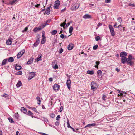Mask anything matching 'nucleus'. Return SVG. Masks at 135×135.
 <instances>
[{"label": "nucleus", "instance_id": "obj_36", "mask_svg": "<svg viewBox=\"0 0 135 135\" xmlns=\"http://www.w3.org/2000/svg\"><path fill=\"white\" fill-rule=\"evenodd\" d=\"M15 118L16 119H18V118L19 117V115L18 114V113H16L15 115Z\"/></svg>", "mask_w": 135, "mask_h": 135}, {"label": "nucleus", "instance_id": "obj_57", "mask_svg": "<svg viewBox=\"0 0 135 135\" xmlns=\"http://www.w3.org/2000/svg\"><path fill=\"white\" fill-rule=\"evenodd\" d=\"M66 10V7H65L64 9H62L61 10V13H62L63 12H64Z\"/></svg>", "mask_w": 135, "mask_h": 135}, {"label": "nucleus", "instance_id": "obj_33", "mask_svg": "<svg viewBox=\"0 0 135 135\" xmlns=\"http://www.w3.org/2000/svg\"><path fill=\"white\" fill-rule=\"evenodd\" d=\"M42 118L43 119V120L45 122L47 123L48 121V120L47 118L45 117H43Z\"/></svg>", "mask_w": 135, "mask_h": 135}, {"label": "nucleus", "instance_id": "obj_3", "mask_svg": "<svg viewBox=\"0 0 135 135\" xmlns=\"http://www.w3.org/2000/svg\"><path fill=\"white\" fill-rule=\"evenodd\" d=\"M109 27L110 30L111 35L113 36L115 35V32L112 26L111 25H109Z\"/></svg>", "mask_w": 135, "mask_h": 135}, {"label": "nucleus", "instance_id": "obj_34", "mask_svg": "<svg viewBox=\"0 0 135 135\" xmlns=\"http://www.w3.org/2000/svg\"><path fill=\"white\" fill-rule=\"evenodd\" d=\"M28 115H32L33 114V113H32L30 111H28V112H27V113L26 114Z\"/></svg>", "mask_w": 135, "mask_h": 135}, {"label": "nucleus", "instance_id": "obj_41", "mask_svg": "<svg viewBox=\"0 0 135 135\" xmlns=\"http://www.w3.org/2000/svg\"><path fill=\"white\" fill-rule=\"evenodd\" d=\"M67 127L68 128H70L71 126L70 125L69 122V121L68 120V121L67 122Z\"/></svg>", "mask_w": 135, "mask_h": 135}, {"label": "nucleus", "instance_id": "obj_23", "mask_svg": "<svg viewBox=\"0 0 135 135\" xmlns=\"http://www.w3.org/2000/svg\"><path fill=\"white\" fill-rule=\"evenodd\" d=\"M37 100L38 101L37 103L38 104L40 105V104L41 101L40 100V97H36V98Z\"/></svg>", "mask_w": 135, "mask_h": 135}, {"label": "nucleus", "instance_id": "obj_24", "mask_svg": "<svg viewBox=\"0 0 135 135\" xmlns=\"http://www.w3.org/2000/svg\"><path fill=\"white\" fill-rule=\"evenodd\" d=\"M102 74V72L100 70H98L97 71V76H100Z\"/></svg>", "mask_w": 135, "mask_h": 135}, {"label": "nucleus", "instance_id": "obj_26", "mask_svg": "<svg viewBox=\"0 0 135 135\" xmlns=\"http://www.w3.org/2000/svg\"><path fill=\"white\" fill-rule=\"evenodd\" d=\"M73 29V28L72 26H71L70 27L69 30V32L70 33H71L72 32Z\"/></svg>", "mask_w": 135, "mask_h": 135}, {"label": "nucleus", "instance_id": "obj_39", "mask_svg": "<svg viewBox=\"0 0 135 135\" xmlns=\"http://www.w3.org/2000/svg\"><path fill=\"white\" fill-rule=\"evenodd\" d=\"M32 109L33 110L35 111L36 113H39L37 111V109L36 108H32Z\"/></svg>", "mask_w": 135, "mask_h": 135}, {"label": "nucleus", "instance_id": "obj_59", "mask_svg": "<svg viewBox=\"0 0 135 135\" xmlns=\"http://www.w3.org/2000/svg\"><path fill=\"white\" fill-rule=\"evenodd\" d=\"M111 0H105V2L107 3H110Z\"/></svg>", "mask_w": 135, "mask_h": 135}, {"label": "nucleus", "instance_id": "obj_50", "mask_svg": "<svg viewBox=\"0 0 135 135\" xmlns=\"http://www.w3.org/2000/svg\"><path fill=\"white\" fill-rule=\"evenodd\" d=\"M9 96L8 95H7L6 94H4L3 95H2V96L3 97H8Z\"/></svg>", "mask_w": 135, "mask_h": 135}, {"label": "nucleus", "instance_id": "obj_13", "mask_svg": "<svg viewBox=\"0 0 135 135\" xmlns=\"http://www.w3.org/2000/svg\"><path fill=\"white\" fill-rule=\"evenodd\" d=\"M91 16L90 15L88 14H86L84 15L83 16V18L85 19H86L88 18H91Z\"/></svg>", "mask_w": 135, "mask_h": 135}, {"label": "nucleus", "instance_id": "obj_9", "mask_svg": "<svg viewBox=\"0 0 135 135\" xmlns=\"http://www.w3.org/2000/svg\"><path fill=\"white\" fill-rule=\"evenodd\" d=\"M50 8H52V7L51 6L48 7L46 10L45 13L44 14H45L46 13L47 15L49 14L50 12Z\"/></svg>", "mask_w": 135, "mask_h": 135}, {"label": "nucleus", "instance_id": "obj_53", "mask_svg": "<svg viewBox=\"0 0 135 135\" xmlns=\"http://www.w3.org/2000/svg\"><path fill=\"white\" fill-rule=\"evenodd\" d=\"M63 106H61L60 107V108L59 109V111L60 112H61L63 110Z\"/></svg>", "mask_w": 135, "mask_h": 135}, {"label": "nucleus", "instance_id": "obj_60", "mask_svg": "<svg viewBox=\"0 0 135 135\" xmlns=\"http://www.w3.org/2000/svg\"><path fill=\"white\" fill-rule=\"evenodd\" d=\"M95 63L96 65L98 66V65L100 64V62L99 61H96Z\"/></svg>", "mask_w": 135, "mask_h": 135}, {"label": "nucleus", "instance_id": "obj_48", "mask_svg": "<svg viewBox=\"0 0 135 135\" xmlns=\"http://www.w3.org/2000/svg\"><path fill=\"white\" fill-rule=\"evenodd\" d=\"M20 55L19 52L17 55V58L19 59L22 56L21 55Z\"/></svg>", "mask_w": 135, "mask_h": 135}, {"label": "nucleus", "instance_id": "obj_58", "mask_svg": "<svg viewBox=\"0 0 135 135\" xmlns=\"http://www.w3.org/2000/svg\"><path fill=\"white\" fill-rule=\"evenodd\" d=\"M60 118V115H58L56 118V120H58Z\"/></svg>", "mask_w": 135, "mask_h": 135}, {"label": "nucleus", "instance_id": "obj_7", "mask_svg": "<svg viewBox=\"0 0 135 135\" xmlns=\"http://www.w3.org/2000/svg\"><path fill=\"white\" fill-rule=\"evenodd\" d=\"M71 81L70 79L67 80L66 85L68 88L69 90L71 88Z\"/></svg>", "mask_w": 135, "mask_h": 135}, {"label": "nucleus", "instance_id": "obj_16", "mask_svg": "<svg viewBox=\"0 0 135 135\" xmlns=\"http://www.w3.org/2000/svg\"><path fill=\"white\" fill-rule=\"evenodd\" d=\"M22 84L21 81H19L16 84L17 87L18 88L21 86Z\"/></svg>", "mask_w": 135, "mask_h": 135}, {"label": "nucleus", "instance_id": "obj_55", "mask_svg": "<svg viewBox=\"0 0 135 135\" xmlns=\"http://www.w3.org/2000/svg\"><path fill=\"white\" fill-rule=\"evenodd\" d=\"M51 21V19H48L46 21V23H49Z\"/></svg>", "mask_w": 135, "mask_h": 135}, {"label": "nucleus", "instance_id": "obj_2", "mask_svg": "<svg viewBox=\"0 0 135 135\" xmlns=\"http://www.w3.org/2000/svg\"><path fill=\"white\" fill-rule=\"evenodd\" d=\"M120 56L121 57V61L122 63L123 64H124L125 59H126V56H127V53L125 52H122L120 53Z\"/></svg>", "mask_w": 135, "mask_h": 135}, {"label": "nucleus", "instance_id": "obj_18", "mask_svg": "<svg viewBox=\"0 0 135 135\" xmlns=\"http://www.w3.org/2000/svg\"><path fill=\"white\" fill-rule=\"evenodd\" d=\"M96 124L94 123L92 124H89L87 125L86 126H85V128L88 127H90L92 126H96Z\"/></svg>", "mask_w": 135, "mask_h": 135}, {"label": "nucleus", "instance_id": "obj_25", "mask_svg": "<svg viewBox=\"0 0 135 135\" xmlns=\"http://www.w3.org/2000/svg\"><path fill=\"white\" fill-rule=\"evenodd\" d=\"M57 32L56 30H54L51 32V33L52 35H54L57 33Z\"/></svg>", "mask_w": 135, "mask_h": 135}, {"label": "nucleus", "instance_id": "obj_4", "mask_svg": "<svg viewBox=\"0 0 135 135\" xmlns=\"http://www.w3.org/2000/svg\"><path fill=\"white\" fill-rule=\"evenodd\" d=\"M79 4H75L72 6L71 8V9L72 11H74L77 9L79 7Z\"/></svg>", "mask_w": 135, "mask_h": 135}, {"label": "nucleus", "instance_id": "obj_14", "mask_svg": "<svg viewBox=\"0 0 135 135\" xmlns=\"http://www.w3.org/2000/svg\"><path fill=\"white\" fill-rule=\"evenodd\" d=\"M7 59V60L8 62H12L14 61V59L13 57H11L8 58H6Z\"/></svg>", "mask_w": 135, "mask_h": 135}, {"label": "nucleus", "instance_id": "obj_46", "mask_svg": "<svg viewBox=\"0 0 135 135\" xmlns=\"http://www.w3.org/2000/svg\"><path fill=\"white\" fill-rule=\"evenodd\" d=\"M106 97V96L105 95H103L102 97V99L104 101L105 100V98Z\"/></svg>", "mask_w": 135, "mask_h": 135}, {"label": "nucleus", "instance_id": "obj_22", "mask_svg": "<svg viewBox=\"0 0 135 135\" xmlns=\"http://www.w3.org/2000/svg\"><path fill=\"white\" fill-rule=\"evenodd\" d=\"M96 84L94 83L93 82H92L91 84V88L92 89H93L96 88V87L94 86V85H95Z\"/></svg>", "mask_w": 135, "mask_h": 135}, {"label": "nucleus", "instance_id": "obj_52", "mask_svg": "<svg viewBox=\"0 0 135 135\" xmlns=\"http://www.w3.org/2000/svg\"><path fill=\"white\" fill-rule=\"evenodd\" d=\"M60 37L62 39H63L65 38L64 35L63 34H61L60 35Z\"/></svg>", "mask_w": 135, "mask_h": 135}, {"label": "nucleus", "instance_id": "obj_61", "mask_svg": "<svg viewBox=\"0 0 135 135\" xmlns=\"http://www.w3.org/2000/svg\"><path fill=\"white\" fill-rule=\"evenodd\" d=\"M49 81L50 82L52 81L53 80L52 78H49Z\"/></svg>", "mask_w": 135, "mask_h": 135}, {"label": "nucleus", "instance_id": "obj_49", "mask_svg": "<svg viewBox=\"0 0 135 135\" xmlns=\"http://www.w3.org/2000/svg\"><path fill=\"white\" fill-rule=\"evenodd\" d=\"M50 116L51 117L53 118L55 116V114L53 113H51Z\"/></svg>", "mask_w": 135, "mask_h": 135}, {"label": "nucleus", "instance_id": "obj_28", "mask_svg": "<svg viewBox=\"0 0 135 135\" xmlns=\"http://www.w3.org/2000/svg\"><path fill=\"white\" fill-rule=\"evenodd\" d=\"M41 29V28H35L34 30L33 31L35 32H36L37 31H38V30H40Z\"/></svg>", "mask_w": 135, "mask_h": 135}, {"label": "nucleus", "instance_id": "obj_12", "mask_svg": "<svg viewBox=\"0 0 135 135\" xmlns=\"http://www.w3.org/2000/svg\"><path fill=\"white\" fill-rule=\"evenodd\" d=\"M73 47V44H69L68 46V49L69 50H70L72 49Z\"/></svg>", "mask_w": 135, "mask_h": 135}, {"label": "nucleus", "instance_id": "obj_38", "mask_svg": "<svg viewBox=\"0 0 135 135\" xmlns=\"http://www.w3.org/2000/svg\"><path fill=\"white\" fill-rule=\"evenodd\" d=\"M28 27H25V28L24 30H22V32L23 33L25 32L26 31H27V30H28Z\"/></svg>", "mask_w": 135, "mask_h": 135}, {"label": "nucleus", "instance_id": "obj_40", "mask_svg": "<svg viewBox=\"0 0 135 135\" xmlns=\"http://www.w3.org/2000/svg\"><path fill=\"white\" fill-rule=\"evenodd\" d=\"M45 41H46V40L45 39H41V44H44L45 42Z\"/></svg>", "mask_w": 135, "mask_h": 135}, {"label": "nucleus", "instance_id": "obj_43", "mask_svg": "<svg viewBox=\"0 0 135 135\" xmlns=\"http://www.w3.org/2000/svg\"><path fill=\"white\" fill-rule=\"evenodd\" d=\"M63 50L62 48H61L59 50V53L60 54L62 53L63 52Z\"/></svg>", "mask_w": 135, "mask_h": 135}, {"label": "nucleus", "instance_id": "obj_62", "mask_svg": "<svg viewBox=\"0 0 135 135\" xmlns=\"http://www.w3.org/2000/svg\"><path fill=\"white\" fill-rule=\"evenodd\" d=\"M40 134L42 135H49L43 133H41Z\"/></svg>", "mask_w": 135, "mask_h": 135}, {"label": "nucleus", "instance_id": "obj_30", "mask_svg": "<svg viewBox=\"0 0 135 135\" xmlns=\"http://www.w3.org/2000/svg\"><path fill=\"white\" fill-rule=\"evenodd\" d=\"M42 57V56H40L38 58H37L35 59V60H36V61L37 62H38L39 61L41 60H42L41 59V58Z\"/></svg>", "mask_w": 135, "mask_h": 135}, {"label": "nucleus", "instance_id": "obj_21", "mask_svg": "<svg viewBox=\"0 0 135 135\" xmlns=\"http://www.w3.org/2000/svg\"><path fill=\"white\" fill-rule=\"evenodd\" d=\"M87 74L90 75H92L94 74V71L93 70L91 71L88 70L87 71Z\"/></svg>", "mask_w": 135, "mask_h": 135}, {"label": "nucleus", "instance_id": "obj_64", "mask_svg": "<svg viewBox=\"0 0 135 135\" xmlns=\"http://www.w3.org/2000/svg\"><path fill=\"white\" fill-rule=\"evenodd\" d=\"M102 25V24L100 23H98L97 25V26L98 27Z\"/></svg>", "mask_w": 135, "mask_h": 135}, {"label": "nucleus", "instance_id": "obj_32", "mask_svg": "<svg viewBox=\"0 0 135 135\" xmlns=\"http://www.w3.org/2000/svg\"><path fill=\"white\" fill-rule=\"evenodd\" d=\"M8 120L11 123H14V122L13 120V119L11 118H8Z\"/></svg>", "mask_w": 135, "mask_h": 135}, {"label": "nucleus", "instance_id": "obj_1", "mask_svg": "<svg viewBox=\"0 0 135 135\" xmlns=\"http://www.w3.org/2000/svg\"><path fill=\"white\" fill-rule=\"evenodd\" d=\"M133 59L134 58L133 57V56H132L131 54H130L128 56V58H127L126 57V59H125V63L126 62L127 64H129V65L130 66L133 65L134 64V62L133 61H132Z\"/></svg>", "mask_w": 135, "mask_h": 135}, {"label": "nucleus", "instance_id": "obj_27", "mask_svg": "<svg viewBox=\"0 0 135 135\" xmlns=\"http://www.w3.org/2000/svg\"><path fill=\"white\" fill-rule=\"evenodd\" d=\"M39 43V42L36 41L33 44V45L35 47H36L38 45Z\"/></svg>", "mask_w": 135, "mask_h": 135}, {"label": "nucleus", "instance_id": "obj_44", "mask_svg": "<svg viewBox=\"0 0 135 135\" xmlns=\"http://www.w3.org/2000/svg\"><path fill=\"white\" fill-rule=\"evenodd\" d=\"M16 0H13L11 2V4L12 5H13L15 3V2L16 1Z\"/></svg>", "mask_w": 135, "mask_h": 135}, {"label": "nucleus", "instance_id": "obj_51", "mask_svg": "<svg viewBox=\"0 0 135 135\" xmlns=\"http://www.w3.org/2000/svg\"><path fill=\"white\" fill-rule=\"evenodd\" d=\"M129 5L132 7H134L135 6V5L134 4H131V3H130L129 4Z\"/></svg>", "mask_w": 135, "mask_h": 135}, {"label": "nucleus", "instance_id": "obj_29", "mask_svg": "<svg viewBox=\"0 0 135 135\" xmlns=\"http://www.w3.org/2000/svg\"><path fill=\"white\" fill-rule=\"evenodd\" d=\"M25 50H21L20 51L19 53L20 54V55H21V56L25 52Z\"/></svg>", "mask_w": 135, "mask_h": 135}, {"label": "nucleus", "instance_id": "obj_6", "mask_svg": "<svg viewBox=\"0 0 135 135\" xmlns=\"http://www.w3.org/2000/svg\"><path fill=\"white\" fill-rule=\"evenodd\" d=\"M35 75V73L34 72H31L29 74V76L28 79L29 80H31L33 78Z\"/></svg>", "mask_w": 135, "mask_h": 135}, {"label": "nucleus", "instance_id": "obj_56", "mask_svg": "<svg viewBox=\"0 0 135 135\" xmlns=\"http://www.w3.org/2000/svg\"><path fill=\"white\" fill-rule=\"evenodd\" d=\"M59 122L56 121L55 123V125L56 126H58L59 125Z\"/></svg>", "mask_w": 135, "mask_h": 135}, {"label": "nucleus", "instance_id": "obj_42", "mask_svg": "<svg viewBox=\"0 0 135 135\" xmlns=\"http://www.w3.org/2000/svg\"><path fill=\"white\" fill-rule=\"evenodd\" d=\"M98 47V45H96L95 46H94L93 47V49L94 50H96Z\"/></svg>", "mask_w": 135, "mask_h": 135}, {"label": "nucleus", "instance_id": "obj_11", "mask_svg": "<svg viewBox=\"0 0 135 135\" xmlns=\"http://www.w3.org/2000/svg\"><path fill=\"white\" fill-rule=\"evenodd\" d=\"M21 111L26 114L27 113V110L24 107H22L21 108Z\"/></svg>", "mask_w": 135, "mask_h": 135}, {"label": "nucleus", "instance_id": "obj_20", "mask_svg": "<svg viewBox=\"0 0 135 135\" xmlns=\"http://www.w3.org/2000/svg\"><path fill=\"white\" fill-rule=\"evenodd\" d=\"M16 65L15 66V68L16 70H18L21 69V66L18 65L17 64H16Z\"/></svg>", "mask_w": 135, "mask_h": 135}, {"label": "nucleus", "instance_id": "obj_37", "mask_svg": "<svg viewBox=\"0 0 135 135\" xmlns=\"http://www.w3.org/2000/svg\"><path fill=\"white\" fill-rule=\"evenodd\" d=\"M40 40V36L39 35H38L37 37V38L36 39V41L39 42Z\"/></svg>", "mask_w": 135, "mask_h": 135}, {"label": "nucleus", "instance_id": "obj_45", "mask_svg": "<svg viewBox=\"0 0 135 135\" xmlns=\"http://www.w3.org/2000/svg\"><path fill=\"white\" fill-rule=\"evenodd\" d=\"M100 37L99 36H97L95 37V40L96 41H98L100 39Z\"/></svg>", "mask_w": 135, "mask_h": 135}, {"label": "nucleus", "instance_id": "obj_54", "mask_svg": "<svg viewBox=\"0 0 135 135\" xmlns=\"http://www.w3.org/2000/svg\"><path fill=\"white\" fill-rule=\"evenodd\" d=\"M119 91V93L120 95H123V93H124V92H123L122 91H120V90H118Z\"/></svg>", "mask_w": 135, "mask_h": 135}, {"label": "nucleus", "instance_id": "obj_31", "mask_svg": "<svg viewBox=\"0 0 135 135\" xmlns=\"http://www.w3.org/2000/svg\"><path fill=\"white\" fill-rule=\"evenodd\" d=\"M117 20L118 21V22L119 23H121L122 22V20L120 17H119L117 18Z\"/></svg>", "mask_w": 135, "mask_h": 135}, {"label": "nucleus", "instance_id": "obj_47", "mask_svg": "<svg viewBox=\"0 0 135 135\" xmlns=\"http://www.w3.org/2000/svg\"><path fill=\"white\" fill-rule=\"evenodd\" d=\"M17 75H21L22 74V72L21 71H20L17 73Z\"/></svg>", "mask_w": 135, "mask_h": 135}, {"label": "nucleus", "instance_id": "obj_35", "mask_svg": "<svg viewBox=\"0 0 135 135\" xmlns=\"http://www.w3.org/2000/svg\"><path fill=\"white\" fill-rule=\"evenodd\" d=\"M53 68L55 70L57 69L58 68V65L57 64H55L53 67Z\"/></svg>", "mask_w": 135, "mask_h": 135}, {"label": "nucleus", "instance_id": "obj_15", "mask_svg": "<svg viewBox=\"0 0 135 135\" xmlns=\"http://www.w3.org/2000/svg\"><path fill=\"white\" fill-rule=\"evenodd\" d=\"M33 59L32 58H31L30 59L29 61L27 62V64H30L33 62Z\"/></svg>", "mask_w": 135, "mask_h": 135}, {"label": "nucleus", "instance_id": "obj_63", "mask_svg": "<svg viewBox=\"0 0 135 135\" xmlns=\"http://www.w3.org/2000/svg\"><path fill=\"white\" fill-rule=\"evenodd\" d=\"M116 70L117 72H118L120 71V70L118 69V68H116Z\"/></svg>", "mask_w": 135, "mask_h": 135}, {"label": "nucleus", "instance_id": "obj_17", "mask_svg": "<svg viewBox=\"0 0 135 135\" xmlns=\"http://www.w3.org/2000/svg\"><path fill=\"white\" fill-rule=\"evenodd\" d=\"M7 59H4L2 61V63L1 64V66H3L5 65L7 62Z\"/></svg>", "mask_w": 135, "mask_h": 135}, {"label": "nucleus", "instance_id": "obj_5", "mask_svg": "<svg viewBox=\"0 0 135 135\" xmlns=\"http://www.w3.org/2000/svg\"><path fill=\"white\" fill-rule=\"evenodd\" d=\"M60 5V1L59 0H57L55 2V3L54 6V8L55 9H57L58 7Z\"/></svg>", "mask_w": 135, "mask_h": 135}, {"label": "nucleus", "instance_id": "obj_8", "mask_svg": "<svg viewBox=\"0 0 135 135\" xmlns=\"http://www.w3.org/2000/svg\"><path fill=\"white\" fill-rule=\"evenodd\" d=\"M59 85L57 84H55L54 85V90L55 91H57L59 89Z\"/></svg>", "mask_w": 135, "mask_h": 135}, {"label": "nucleus", "instance_id": "obj_10", "mask_svg": "<svg viewBox=\"0 0 135 135\" xmlns=\"http://www.w3.org/2000/svg\"><path fill=\"white\" fill-rule=\"evenodd\" d=\"M13 40V39H12L11 38H9L8 40L6 41V44L8 45H10L12 43V41Z\"/></svg>", "mask_w": 135, "mask_h": 135}, {"label": "nucleus", "instance_id": "obj_19", "mask_svg": "<svg viewBox=\"0 0 135 135\" xmlns=\"http://www.w3.org/2000/svg\"><path fill=\"white\" fill-rule=\"evenodd\" d=\"M47 25H48V24H44V23L40 25L39 26L40 27V28L41 29L44 28Z\"/></svg>", "mask_w": 135, "mask_h": 135}]
</instances>
